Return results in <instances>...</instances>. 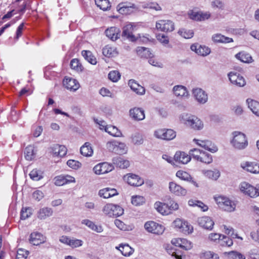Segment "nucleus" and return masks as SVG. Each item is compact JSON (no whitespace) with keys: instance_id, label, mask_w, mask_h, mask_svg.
Listing matches in <instances>:
<instances>
[{"instance_id":"nucleus-1","label":"nucleus","mask_w":259,"mask_h":259,"mask_svg":"<svg viewBox=\"0 0 259 259\" xmlns=\"http://www.w3.org/2000/svg\"><path fill=\"white\" fill-rule=\"evenodd\" d=\"M182 123L194 130L199 131L203 128V122L195 115L184 113L180 116Z\"/></svg>"},{"instance_id":"nucleus-2","label":"nucleus","mask_w":259,"mask_h":259,"mask_svg":"<svg viewBox=\"0 0 259 259\" xmlns=\"http://www.w3.org/2000/svg\"><path fill=\"white\" fill-rule=\"evenodd\" d=\"M230 143L234 148L239 150L245 149L248 145L247 138L245 134L238 131L232 133V139Z\"/></svg>"},{"instance_id":"nucleus-3","label":"nucleus","mask_w":259,"mask_h":259,"mask_svg":"<svg viewBox=\"0 0 259 259\" xmlns=\"http://www.w3.org/2000/svg\"><path fill=\"white\" fill-rule=\"evenodd\" d=\"M123 211L120 206L113 203H107L102 208L104 214L109 217H119L123 214Z\"/></svg>"},{"instance_id":"nucleus-4","label":"nucleus","mask_w":259,"mask_h":259,"mask_svg":"<svg viewBox=\"0 0 259 259\" xmlns=\"http://www.w3.org/2000/svg\"><path fill=\"white\" fill-rule=\"evenodd\" d=\"M106 148L108 151L119 155L125 154L127 151L124 143L114 140L107 142Z\"/></svg>"},{"instance_id":"nucleus-5","label":"nucleus","mask_w":259,"mask_h":259,"mask_svg":"<svg viewBox=\"0 0 259 259\" xmlns=\"http://www.w3.org/2000/svg\"><path fill=\"white\" fill-rule=\"evenodd\" d=\"M216 203L219 206L228 212L234 211L236 208L234 201L224 196H219L214 198Z\"/></svg>"},{"instance_id":"nucleus-6","label":"nucleus","mask_w":259,"mask_h":259,"mask_svg":"<svg viewBox=\"0 0 259 259\" xmlns=\"http://www.w3.org/2000/svg\"><path fill=\"white\" fill-rule=\"evenodd\" d=\"M239 188L243 194L251 198L259 196V186L254 187L247 182H243L240 184Z\"/></svg>"},{"instance_id":"nucleus-7","label":"nucleus","mask_w":259,"mask_h":259,"mask_svg":"<svg viewBox=\"0 0 259 259\" xmlns=\"http://www.w3.org/2000/svg\"><path fill=\"white\" fill-rule=\"evenodd\" d=\"M154 136L157 139L169 141L176 137V133L171 129L161 128L154 131Z\"/></svg>"},{"instance_id":"nucleus-8","label":"nucleus","mask_w":259,"mask_h":259,"mask_svg":"<svg viewBox=\"0 0 259 259\" xmlns=\"http://www.w3.org/2000/svg\"><path fill=\"white\" fill-rule=\"evenodd\" d=\"M195 100L199 104H204L207 102V94L202 89L196 88L192 91Z\"/></svg>"},{"instance_id":"nucleus-9","label":"nucleus","mask_w":259,"mask_h":259,"mask_svg":"<svg viewBox=\"0 0 259 259\" xmlns=\"http://www.w3.org/2000/svg\"><path fill=\"white\" fill-rule=\"evenodd\" d=\"M144 227L148 232L155 234H162L164 231V227L162 225L153 221L146 223Z\"/></svg>"},{"instance_id":"nucleus-10","label":"nucleus","mask_w":259,"mask_h":259,"mask_svg":"<svg viewBox=\"0 0 259 259\" xmlns=\"http://www.w3.org/2000/svg\"><path fill=\"white\" fill-rule=\"evenodd\" d=\"M156 28L163 32H171L175 29L172 21L169 20H160L156 23Z\"/></svg>"},{"instance_id":"nucleus-11","label":"nucleus","mask_w":259,"mask_h":259,"mask_svg":"<svg viewBox=\"0 0 259 259\" xmlns=\"http://www.w3.org/2000/svg\"><path fill=\"white\" fill-rule=\"evenodd\" d=\"M193 141L200 147L212 153L216 152L218 150V147L209 140L194 139Z\"/></svg>"},{"instance_id":"nucleus-12","label":"nucleus","mask_w":259,"mask_h":259,"mask_svg":"<svg viewBox=\"0 0 259 259\" xmlns=\"http://www.w3.org/2000/svg\"><path fill=\"white\" fill-rule=\"evenodd\" d=\"M123 179L124 181H126L131 186L138 187L144 184L143 179L135 174H128L123 177Z\"/></svg>"},{"instance_id":"nucleus-13","label":"nucleus","mask_w":259,"mask_h":259,"mask_svg":"<svg viewBox=\"0 0 259 259\" xmlns=\"http://www.w3.org/2000/svg\"><path fill=\"white\" fill-rule=\"evenodd\" d=\"M228 76L230 82L239 87H244L246 84L244 78L236 72H231Z\"/></svg>"},{"instance_id":"nucleus-14","label":"nucleus","mask_w":259,"mask_h":259,"mask_svg":"<svg viewBox=\"0 0 259 259\" xmlns=\"http://www.w3.org/2000/svg\"><path fill=\"white\" fill-rule=\"evenodd\" d=\"M244 170L254 174H259V164L255 162H244L241 163Z\"/></svg>"},{"instance_id":"nucleus-15","label":"nucleus","mask_w":259,"mask_h":259,"mask_svg":"<svg viewBox=\"0 0 259 259\" xmlns=\"http://www.w3.org/2000/svg\"><path fill=\"white\" fill-rule=\"evenodd\" d=\"M113 169L111 165L107 162L98 164L94 166L93 170L97 175H102L111 171Z\"/></svg>"},{"instance_id":"nucleus-16","label":"nucleus","mask_w":259,"mask_h":259,"mask_svg":"<svg viewBox=\"0 0 259 259\" xmlns=\"http://www.w3.org/2000/svg\"><path fill=\"white\" fill-rule=\"evenodd\" d=\"M130 117L134 120L141 121L145 118L144 110L141 108L135 107L129 111Z\"/></svg>"},{"instance_id":"nucleus-17","label":"nucleus","mask_w":259,"mask_h":259,"mask_svg":"<svg viewBox=\"0 0 259 259\" xmlns=\"http://www.w3.org/2000/svg\"><path fill=\"white\" fill-rule=\"evenodd\" d=\"M134 26L131 24L126 25L123 28L121 36L123 38L129 39L132 41H135L137 37L133 34Z\"/></svg>"},{"instance_id":"nucleus-18","label":"nucleus","mask_w":259,"mask_h":259,"mask_svg":"<svg viewBox=\"0 0 259 259\" xmlns=\"http://www.w3.org/2000/svg\"><path fill=\"white\" fill-rule=\"evenodd\" d=\"M169 190L171 193L177 196H185L187 193V191L182 188L180 185H178L175 182H170L169 183Z\"/></svg>"},{"instance_id":"nucleus-19","label":"nucleus","mask_w":259,"mask_h":259,"mask_svg":"<svg viewBox=\"0 0 259 259\" xmlns=\"http://www.w3.org/2000/svg\"><path fill=\"white\" fill-rule=\"evenodd\" d=\"M63 85L67 90L73 92H75L80 87L79 82L72 78H66L64 79Z\"/></svg>"},{"instance_id":"nucleus-20","label":"nucleus","mask_w":259,"mask_h":259,"mask_svg":"<svg viewBox=\"0 0 259 259\" xmlns=\"http://www.w3.org/2000/svg\"><path fill=\"white\" fill-rule=\"evenodd\" d=\"M172 91L175 95L177 97L188 98L189 97V93L187 88L182 85L174 86Z\"/></svg>"},{"instance_id":"nucleus-21","label":"nucleus","mask_w":259,"mask_h":259,"mask_svg":"<svg viewBox=\"0 0 259 259\" xmlns=\"http://www.w3.org/2000/svg\"><path fill=\"white\" fill-rule=\"evenodd\" d=\"M191 49L198 55L202 56H207L210 53V49L208 47L198 44L192 45L191 46Z\"/></svg>"},{"instance_id":"nucleus-22","label":"nucleus","mask_w":259,"mask_h":259,"mask_svg":"<svg viewBox=\"0 0 259 259\" xmlns=\"http://www.w3.org/2000/svg\"><path fill=\"white\" fill-rule=\"evenodd\" d=\"M197 222L200 226L207 230H212L214 225V222L207 216L198 218Z\"/></svg>"},{"instance_id":"nucleus-23","label":"nucleus","mask_w":259,"mask_h":259,"mask_svg":"<svg viewBox=\"0 0 259 259\" xmlns=\"http://www.w3.org/2000/svg\"><path fill=\"white\" fill-rule=\"evenodd\" d=\"M29 241L34 245H38L46 241L45 237L40 233L33 232L30 235Z\"/></svg>"},{"instance_id":"nucleus-24","label":"nucleus","mask_w":259,"mask_h":259,"mask_svg":"<svg viewBox=\"0 0 259 259\" xmlns=\"http://www.w3.org/2000/svg\"><path fill=\"white\" fill-rule=\"evenodd\" d=\"M120 32V29L116 27H111L107 29L105 32L106 35L113 41L119 38Z\"/></svg>"},{"instance_id":"nucleus-25","label":"nucleus","mask_w":259,"mask_h":259,"mask_svg":"<svg viewBox=\"0 0 259 259\" xmlns=\"http://www.w3.org/2000/svg\"><path fill=\"white\" fill-rule=\"evenodd\" d=\"M128 85L134 92L139 95H143L145 93L144 87L140 85L135 80L130 79L128 81Z\"/></svg>"},{"instance_id":"nucleus-26","label":"nucleus","mask_w":259,"mask_h":259,"mask_svg":"<svg viewBox=\"0 0 259 259\" xmlns=\"http://www.w3.org/2000/svg\"><path fill=\"white\" fill-rule=\"evenodd\" d=\"M176 161L182 164H187L191 160V156L184 152H177L174 156Z\"/></svg>"},{"instance_id":"nucleus-27","label":"nucleus","mask_w":259,"mask_h":259,"mask_svg":"<svg viewBox=\"0 0 259 259\" xmlns=\"http://www.w3.org/2000/svg\"><path fill=\"white\" fill-rule=\"evenodd\" d=\"M53 211L51 208L45 207L39 209L37 212V218L40 220H45L52 215Z\"/></svg>"},{"instance_id":"nucleus-28","label":"nucleus","mask_w":259,"mask_h":259,"mask_svg":"<svg viewBox=\"0 0 259 259\" xmlns=\"http://www.w3.org/2000/svg\"><path fill=\"white\" fill-rule=\"evenodd\" d=\"M168 204L159 201H157L154 204L155 208L159 213L165 215H167L170 213L169 208H168Z\"/></svg>"},{"instance_id":"nucleus-29","label":"nucleus","mask_w":259,"mask_h":259,"mask_svg":"<svg viewBox=\"0 0 259 259\" xmlns=\"http://www.w3.org/2000/svg\"><path fill=\"white\" fill-rule=\"evenodd\" d=\"M212 40L216 43H229L232 42L233 39L226 37L221 33H215L212 35Z\"/></svg>"},{"instance_id":"nucleus-30","label":"nucleus","mask_w":259,"mask_h":259,"mask_svg":"<svg viewBox=\"0 0 259 259\" xmlns=\"http://www.w3.org/2000/svg\"><path fill=\"white\" fill-rule=\"evenodd\" d=\"M246 103L253 113L259 117V102L251 99H247Z\"/></svg>"},{"instance_id":"nucleus-31","label":"nucleus","mask_w":259,"mask_h":259,"mask_svg":"<svg viewBox=\"0 0 259 259\" xmlns=\"http://www.w3.org/2000/svg\"><path fill=\"white\" fill-rule=\"evenodd\" d=\"M36 151L35 150L34 147L32 145H28L26 147L24 150V156L27 160H32L36 156Z\"/></svg>"},{"instance_id":"nucleus-32","label":"nucleus","mask_w":259,"mask_h":259,"mask_svg":"<svg viewBox=\"0 0 259 259\" xmlns=\"http://www.w3.org/2000/svg\"><path fill=\"white\" fill-rule=\"evenodd\" d=\"M122 253V254L125 256H128L134 251V250L127 244H120L118 247H116Z\"/></svg>"},{"instance_id":"nucleus-33","label":"nucleus","mask_w":259,"mask_h":259,"mask_svg":"<svg viewBox=\"0 0 259 259\" xmlns=\"http://www.w3.org/2000/svg\"><path fill=\"white\" fill-rule=\"evenodd\" d=\"M80 153L84 156L90 157L93 154V150L91 147V144L89 142H86L80 149Z\"/></svg>"},{"instance_id":"nucleus-34","label":"nucleus","mask_w":259,"mask_h":259,"mask_svg":"<svg viewBox=\"0 0 259 259\" xmlns=\"http://www.w3.org/2000/svg\"><path fill=\"white\" fill-rule=\"evenodd\" d=\"M102 53L104 56L107 57H112L118 54L116 49L109 45H107L103 48Z\"/></svg>"},{"instance_id":"nucleus-35","label":"nucleus","mask_w":259,"mask_h":259,"mask_svg":"<svg viewBox=\"0 0 259 259\" xmlns=\"http://www.w3.org/2000/svg\"><path fill=\"white\" fill-rule=\"evenodd\" d=\"M235 57L237 59L244 63H251L253 60L250 54L245 52H241L237 53Z\"/></svg>"},{"instance_id":"nucleus-36","label":"nucleus","mask_w":259,"mask_h":259,"mask_svg":"<svg viewBox=\"0 0 259 259\" xmlns=\"http://www.w3.org/2000/svg\"><path fill=\"white\" fill-rule=\"evenodd\" d=\"M176 176L182 180L192 182L194 185L196 184V182L193 180L191 175L186 171L181 170H178L176 173Z\"/></svg>"},{"instance_id":"nucleus-37","label":"nucleus","mask_w":259,"mask_h":259,"mask_svg":"<svg viewBox=\"0 0 259 259\" xmlns=\"http://www.w3.org/2000/svg\"><path fill=\"white\" fill-rule=\"evenodd\" d=\"M202 171L205 177L214 181L217 180L221 175L220 171L218 169L203 170Z\"/></svg>"},{"instance_id":"nucleus-38","label":"nucleus","mask_w":259,"mask_h":259,"mask_svg":"<svg viewBox=\"0 0 259 259\" xmlns=\"http://www.w3.org/2000/svg\"><path fill=\"white\" fill-rule=\"evenodd\" d=\"M133 7L131 4L127 3H122L118 5L117 7V11L122 14H127L130 12L131 9Z\"/></svg>"},{"instance_id":"nucleus-39","label":"nucleus","mask_w":259,"mask_h":259,"mask_svg":"<svg viewBox=\"0 0 259 259\" xmlns=\"http://www.w3.org/2000/svg\"><path fill=\"white\" fill-rule=\"evenodd\" d=\"M105 131L113 137H119L122 135L121 132L115 126L107 125L105 126Z\"/></svg>"},{"instance_id":"nucleus-40","label":"nucleus","mask_w":259,"mask_h":259,"mask_svg":"<svg viewBox=\"0 0 259 259\" xmlns=\"http://www.w3.org/2000/svg\"><path fill=\"white\" fill-rule=\"evenodd\" d=\"M113 163L121 168H127L129 165V161L123 159L120 157L114 158L113 159Z\"/></svg>"},{"instance_id":"nucleus-41","label":"nucleus","mask_w":259,"mask_h":259,"mask_svg":"<svg viewBox=\"0 0 259 259\" xmlns=\"http://www.w3.org/2000/svg\"><path fill=\"white\" fill-rule=\"evenodd\" d=\"M82 224L85 225L90 229L97 232L100 233L103 231V229L101 226L96 225L93 222L89 220L85 219L82 220Z\"/></svg>"},{"instance_id":"nucleus-42","label":"nucleus","mask_w":259,"mask_h":259,"mask_svg":"<svg viewBox=\"0 0 259 259\" xmlns=\"http://www.w3.org/2000/svg\"><path fill=\"white\" fill-rule=\"evenodd\" d=\"M81 54L84 58L93 65L97 63L96 58L93 55L92 52L89 51H82Z\"/></svg>"},{"instance_id":"nucleus-43","label":"nucleus","mask_w":259,"mask_h":259,"mask_svg":"<svg viewBox=\"0 0 259 259\" xmlns=\"http://www.w3.org/2000/svg\"><path fill=\"white\" fill-rule=\"evenodd\" d=\"M95 2L97 7L103 11L108 10L111 7L108 0H95Z\"/></svg>"},{"instance_id":"nucleus-44","label":"nucleus","mask_w":259,"mask_h":259,"mask_svg":"<svg viewBox=\"0 0 259 259\" xmlns=\"http://www.w3.org/2000/svg\"><path fill=\"white\" fill-rule=\"evenodd\" d=\"M227 254L229 259H245V256L241 252L236 251H231L228 252H225Z\"/></svg>"},{"instance_id":"nucleus-45","label":"nucleus","mask_w":259,"mask_h":259,"mask_svg":"<svg viewBox=\"0 0 259 259\" xmlns=\"http://www.w3.org/2000/svg\"><path fill=\"white\" fill-rule=\"evenodd\" d=\"M188 204L190 206H197L202 209L203 211H205L208 209V207L207 205H205L201 201L191 199L189 200Z\"/></svg>"},{"instance_id":"nucleus-46","label":"nucleus","mask_w":259,"mask_h":259,"mask_svg":"<svg viewBox=\"0 0 259 259\" xmlns=\"http://www.w3.org/2000/svg\"><path fill=\"white\" fill-rule=\"evenodd\" d=\"M198 161L206 164H209L212 161V156L209 153L203 151Z\"/></svg>"},{"instance_id":"nucleus-47","label":"nucleus","mask_w":259,"mask_h":259,"mask_svg":"<svg viewBox=\"0 0 259 259\" xmlns=\"http://www.w3.org/2000/svg\"><path fill=\"white\" fill-rule=\"evenodd\" d=\"M219 243L222 246H231L233 245V241L229 237L222 235L219 239Z\"/></svg>"},{"instance_id":"nucleus-48","label":"nucleus","mask_w":259,"mask_h":259,"mask_svg":"<svg viewBox=\"0 0 259 259\" xmlns=\"http://www.w3.org/2000/svg\"><path fill=\"white\" fill-rule=\"evenodd\" d=\"M201 259H219L218 255L210 251L202 252L200 255Z\"/></svg>"},{"instance_id":"nucleus-49","label":"nucleus","mask_w":259,"mask_h":259,"mask_svg":"<svg viewBox=\"0 0 259 259\" xmlns=\"http://www.w3.org/2000/svg\"><path fill=\"white\" fill-rule=\"evenodd\" d=\"M179 231L184 234H189L193 232V228L187 222L185 221L182 227L179 229Z\"/></svg>"},{"instance_id":"nucleus-50","label":"nucleus","mask_w":259,"mask_h":259,"mask_svg":"<svg viewBox=\"0 0 259 259\" xmlns=\"http://www.w3.org/2000/svg\"><path fill=\"white\" fill-rule=\"evenodd\" d=\"M145 202V199L142 196L136 195L132 197V203L136 206L142 205Z\"/></svg>"},{"instance_id":"nucleus-51","label":"nucleus","mask_w":259,"mask_h":259,"mask_svg":"<svg viewBox=\"0 0 259 259\" xmlns=\"http://www.w3.org/2000/svg\"><path fill=\"white\" fill-rule=\"evenodd\" d=\"M32 208L30 207H23L21 211L20 218L26 220L32 215Z\"/></svg>"},{"instance_id":"nucleus-52","label":"nucleus","mask_w":259,"mask_h":259,"mask_svg":"<svg viewBox=\"0 0 259 259\" xmlns=\"http://www.w3.org/2000/svg\"><path fill=\"white\" fill-rule=\"evenodd\" d=\"M70 65L72 69L77 71H81L82 70L83 67L79 60L77 59H72L70 62Z\"/></svg>"},{"instance_id":"nucleus-53","label":"nucleus","mask_w":259,"mask_h":259,"mask_svg":"<svg viewBox=\"0 0 259 259\" xmlns=\"http://www.w3.org/2000/svg\"><path fill=\"white\" fill-rule=\"evenodd\" d=\"M181 36L185 38L189 39L192 38L194 35V32L192 30L182 29L178 32Z\"/></svg>"},{"instance_id":"nucleus-54","label":"nucleus","mask_w":259,"mask_h":259,"mask_svg":"<svg viewBox=\"0 0 259 259\" xmlns=\"http://www.w3.org/2000/svg\"><path fill=\"white\" fill-rule=\"evenodd\" d=\"M211 7L214 9L223 10L225 9V5L221 0H214L211 3Z\"/></svg>"},{"instance_id":"nucleus-55","label":"nucleus","mask_w":259,"mask_h":259,"mask_svg":"<svg viewBox=\"0 0 259 259\" xmlns=\"http://www.w3.org/2000/svg\"><path fill=\"white\" fill-rule=\"evenodd\" d=\"M29 176L30 178L34 181H38L42 178L40 171L36 169H34L31 170L29 174Z\"/></svg>"},{"instance_id":"nucleus-56","label":"nucleus","mask_w":259,"mask_h":259,"mask_svg":"<svg viewBox=\"0 0 259 259\" xmlns=\"http://www.w3.org/2000/svg\"><path fill=\"white\" fill-rule=\"evenodd\" d=\"M120 77V74L118 71H110L108 74V78L113 82L117 81Z\"/></svg>"},{"instance_id":"nucleus-57","label":"nucleus","mask_w":259,"mask_h":259,"mask_svg":"<svg viewBox=\"0 0 259 259\" xmlns=\"http://www.w3.org/2000/svg\"><path fill=\"white\" fill-rule=\"evenodd\" d=\"M28 251L22 248H19L17 250L16 259H26L28 255Z\"/></svg>"},{"instance_id":"nucleus-58","label":"nucleus","mask_w":259,"mask_h":259,"mask_svg":"<svg viewBox=\"0 0 259 259\" xmlns=\"http://www.w3.org/2000/svg\"><path fill=\"white\" fill-rule=\"evenodd\" d=\"M224 228L225 230V232L226 234L230 235L231 237L233 238H239L240 239H242V238L240 237H239L237 234L234 233L233 229L231 227H227L226 225L224 226Z\"/></svg>"},{"instance_id":"nucleus-59","label":"nucleus","mask_w":259,"mask_h":259,"mask_svg":"<svg viewBox=\"0 0 259 259\" xmlns=\"http://www.w3.org/2000/svg\"><path fill=\"white\" fill-rule=\"evenodd\" d=\"M203 151L198 149H193L190 151V156H192L193 158L198 161L200 156L201 155Z\"/></svg>"},{"instance_id":"nucleus-60","label":"nucleus","mask_w":259,"mask_h":259,"mask_svg":"<svg viewBox=\"0 0 259 259\" xmlns=\"http://www.w3.org/2000/svg\"><path fill=\"white\" fill-rule=\"evenodd\" d=\"M67 164L70 167L77 169L81 167V164L80 162H79L78 161L73 160V159H70L67 161Z\"/></svg>"},{"instance_id":"nucleus-61","label":"nucleus","mask_w":259,"mask_h":259,"mask_svg":"<svg viewBox=\"0 0 259 259\" xmlns=\"http://www.w3.org/2000/svg\"><path fill=\"white\" fill-rule=\"evenodd\" d=\"M83 241L77 239H70L69 246L72 248H76L82 246Z\"/></svg>"},{"instance_id":"nucleus-62","label":"nucleus","mask_w":259,"mask_h":259,"mask_svg":"<svg viewBox=\"0 0 259 259\" xmlns=\"http://www.w3.org/2000/svg\"><path fill=\"white\" fill-rule=\"evenodd\" d=\"M54 184L56 186H62L66 184V181L65 180L64 176H60L55 178Z\"/></svg>"},{"instance_id":"nucleus-63","label":"nucleus","mask_w":259,"mask_h":259,"mask_svg":"<svg viewBox=\"0 0 259 259\" xmlns=\"http://www.w3.org/2000/svg\"><path fill=\"white\" fill-rule=\"evenodd\" d=\"M192 247V243L185 238H182L181 248L185 250H190Z\"/></svg>"},{"instance_id":"nucleus-64","label":"nucleus","mask_w":259,"mask_h":259,"mask_svg":"<svg viewBox=\"0 0 259 259\" xmlns=\"http://www.w3.org/2000/svg\"><path fill=\"white\" fill-rule=\"evenodd\" d=\"M249 253L251 259H259V249H253L249 251Z\"/></svg>"}]
</instances>
